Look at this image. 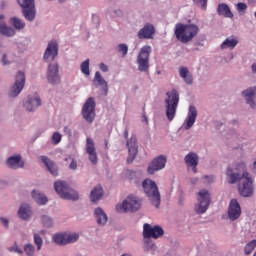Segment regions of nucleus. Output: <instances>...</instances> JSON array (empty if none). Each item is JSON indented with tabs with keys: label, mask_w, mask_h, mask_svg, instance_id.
<instances>
[{
	"label": "nucleus",
	"mask_w": 256,
	"mask_h": 256,
	"mask_svg": "<svg viewBox=\"0 0 256 256\" xmlns=\"http://www.w3.org/2000/svg\"><path fill=\"white\" fill-rule=\"evenodd\" d=\"M229 177V183H237L240 181L238 191L242 197H251L253 195V180L249 177V172H244L243 175L235 173L232 168H228L226 172Z\"/></svg>",
	"instance_id": "obj_1"
},
{
	"label": "nucleus",
	"mask_w": 256,
	"mask_h": 256,
	"mask_svg": "<svg viewBox=\"0 0 256 256\" xmlns=\"http://www.w3.org/2000/svg\"><path fill=\"white\" fill-rule=\"evenodd\" d=\"M199 34V26L195 24L177 23L175 25L174 35L180 43H189Z\"/></svg>",
	"instance_id": "obj_2"
},
{
	"label": "nucleus",
	"mask_w": 256,
	"mask_h": 256,
	"mask_svg": "<svg viewBox=\"0 0 256 256\" xmlns=\"http://www.w3.org/2000/svg\"><path fill=\"white\" fill-rule=\"evenodd\" d=\"M166 96V117L168 121H173V119H175V115L177 114V107H179V92L173 89L170 92H167Z\"/></svg>",
	"instance_id": "obj_3"
},
{
	"label": "nucleus",
	"mask_w": 256,
	"mask_h": 256,
	"mask_svg": "<svg viewBox=\"0 0 256 256\" xmlns=\"http://www.w3.org/2000/svg\"><path fill=\"white\" fill-rule=\"evenodd\" d=\"M142 187L152 205L159 208V205H161V194L159 193L157 184L151 179H146L142 182Z\"/></svg>",
	"instance_id": "obj_4"
},
{
	"label": "nucleus",
	"mask_w": 256,
	"mask_h": 256,
	"mask_svg": "<svg viewBox=\"0 0 256 256\" xmlns=\"http://www.w3.org/2000/svg\"><path fill=\"white\" fill-rule=\"evenodd\" d=\"M54 189L61 199H66L68 201H77V199H79V194L71 189L69 184L65 181H56L54 183Z\"/></svg>",
	"instance_id": "obj_5"
},
{
	"label": "nucleus",
	"mask_w": 256,
	"mask_h": 256,
	"mask_svg": "<svg viewBox=\"0 0 256 256\" xmlns=\"http://www.w3.org/2000/svg\"><path fill=\"white\" fill-rule=\"evenodd\" d=\"M141 209V199L136 196H128L121 204L116 205L117 213H135Z\"/></svg>",
	"instance_id": "obj_6"
},
{
	"label": "nucleus",
	"mask_w": 256,
	"mask_h": 256,
	"mask_svg": "<svg viewBox=\"0 0 256 256\" xmlns=\"http://www.w3.org/2000/svg\"><path fill=\"white\" fill-rule=\"evenodd\" d=\"M197 204L194 209L196 213L199 215H203L209 209V205H211V195L209 191L202 189L197 193Z\"/></svg>",
	"instance_id": "obj_7"
},
{
	"label": "nucleus",
	"mask_w": 256,
	"mask_h": 256,
	"mask_svg": "<svg viewBox=\"0 0 256 256\" xmlns=\"http://www.w3.org/2000/svg\"><path fill=\"white\" fill-rule=\"evenodd\" d=\"M151 51V46L141 48L136 60L139 71H149V56L151 55Z\"/></svg>",
	"instance_id": "obj_8"
},
{
	"label": "nucleus",
	"mask_w": 256,
	"mask_h": 256,
	"mask_svg": "<svg viewBox=\"0 0 256 256\" xmlns=\"http://www.w3.org/2000/svg\"><path fill=\"white\" fill-rule=\"evenodd\" d=\"M165 235V231L159 225L151 227V224L145 223L143 225V237L144 239H159V237H163Z\"/></svg>",
	"instance_id": "obj_9"
},
{
	"label": "nucleus",
	"mask_w": 256,
	"mask_h": 256,
	"mask_svg": "<svg viewBox=\"0 0 256 256\" xmlns=\"http://www.w3.org/2000/svg\"><path fill=\"white\" fill-rule=\"evenodd\" d=\"M95 107V99L90 97L87 99L82 108V115L88 123H93V120L95 119Z\"/></svg>",
	"instance_id": "obj_10"
},
{
	"label": "nucleus",
	"mask_w": 256,
	"mask_h": 256,
	"mask_svg": "<svg viewBox=\"0 0 256 256\" xmlns=\"http://www.w3.org/2000/svg\"><path fill=\"white\" fill-rule=\"evenodd\" d=\"M25 87V73L19 71L16 75L14 85L11 87L9 95L10 97H18Z\"/></svg>",
	"instance_id": "obj_11"
},
{
	"label": "nucleus",
	"mask_w": 256,
	"mask_h": 256,
	"mask_svg": "<svg viewBox=\"0 0 256 256\" xmlns=\"http://www.w3.org/2000/svg\"><path fill=\"white\" fill-rule=\"evenodd\" d=\"M126 147L128 149V158L127 163L135 161L137 153L139 152V146H137V136L132 135L129 139L126 140Z\"/></svg>",
	"instance_id": "obj_12"
},
{
	"label": "nucleus",
	"mask_w": 256,
	"mask_h": 256,
	"mask_svg": "<svg viewBox=\"0 0 256 256\" xmlns=\"http://www.w3.org/2000/svg\"><path fill=\"white\" fill-rule=\"evenodd\" d=\"M79 239V234H67V233H60L55 234L53 236V241L57 245H67L69 243H75Z\"/></svg>",
	"instance_id": "obj_13"
},
{
	"label": "nucleus",
	"mask_w": 256,
	"mask_h": 256,
	"mask_svg": "<svg viewBox=\"0 0 256 256\" xmlns=\"http://www.w3.org/2000/svg\"><path fill=\"white\" fill-rule=\"evenodd\" d=\"M166 164H167V157H165L164 155H160L151 161L147 171L149 175H153L155 171H161V169H165Z\"/></svg>",
	"instance_id": "obj_14"
},
{
	"label": "nucleus",
	"mask_w": 256,
	"mask_h": 256,
	"mask_svg": "<svg viewBox=\"0 0 256 256\" xmlns=\"http://www.w3.org/2000/svg\"><path fill=\"white\" fill-rule=\"evenodd\" d=\"M57 55H59V45L57 44V41L51 40L45 50L44 61H55Z\"/></svg>",
	"instance_id": "obj_15"
},
{
	"label": "nucleus",
	"mask_w": 256,
	"mask_h": 256,
	"mask_svg": "<svg viewBox=\"0 0 256 256\" xmlns=\"http://www.w3.org/2000/svg\"><path fill=\"white\" fill-rule=\"evenodd\" d=\"M228 217L230 221H237L241 217V205L237 199H232L228 207Z\"/></svg>",
	"instance_id": "obj_16"
},
{
	"label": "nucleus",
	"mask_w": 256,
	"mask_h": 256,
	"mask_svg": "<svg viewBox=\"0 0 256 256\" xmlns=\"http://www.w3.org/2000/svg\"><path fill=\"white\" fill-rule=\"evenodd\" d=\"M86 153L88 154L89 161L93 165H97V150L95 149V141L91 138L86 139Z\"/></svg>",
	"instance_id": "obj_17"
},
{
	"label": "nucleus",
	"mask_w": 256,
	"mask_h": 256,
	"mask_svg": "<svg viewBox=\"0 0 256 256\" xmlns=\"http://www.w3.org/2000/svg\"><path fill=\"white\" fill-rule=\"evenodd\" d=\"M47 79L52 85L59 83V65L50 64L48 66Z\"/></svg>",
	"instance_id": "obj_18"
},
{
	"label": "nucleus",
	"mask_w": 256,
	"mask_h": 256,
	"mask_svg": "<svg viewBox=\"0 0 256 256\" xmlns=\"http://www.w3.org/2000/svg\"><path fill=\"white\" fill-rule=\"evenodd\" d=\"M153 35H155V26L149 23L138 32V38L140 39H153Z\"/></svg>",
	"instance_id": "obj_19"
},
{
	"label": "nucleus",
	"mask_w": 256,
	"mask_h": 256,
	"mask_svg": "<svg viewBox=\"0 0 256 256\" xmlns=\"http://www.w3.org/2000/svg\"><path fill=\"white\" fill-rule=\"evenodd\" d=\"M196 120H197V108H195V106H190L187 118L185 120L186 121L185 129L186 130L191 129V127L195 125Z\"/></svg>",
	"instance_id": "obj_20"
},
{
	"label": "nucleus",
	"mask_w": 256,
	"mask_h": 256,
	"mask_svg": "<svg viewBox=\"0 0 256 256\" xmlns=\"http://www.w3.org/2000/svg\"><path fill=\"white\" fill-rule=\"evenodd\" d=\"M40 159L42 163H44V165L47 167L51 175H53L54 177H57V175H59V169L57 168L55 162L51 161L47 156H40Z\"/></svg>",
	"instance_id": "obj_21"
},
{
	"label": "nucleus",
	"mask_w": 256,
	"mask_h": 256,
	"mask_svg": "<svg viewBox=\"0 0 256 256\" xmlns=\"http://www.w3.org/2000/svg\"><path fill=\"white\" fill-rule=\"evenodd\" d=\"M242 95L246 98L247 104L254 109L256 107V88L245 90Z\"/></svg>",
	"instance_id": "obj_22"
},
{
	"label": "nucleus",
	"mask_w": 256,
	"mask_h": 256,
	"mask_svg": "<svg viewBox=\"0 0 256 256\" xmlns=\"http://www.w3.org/2000/svg\"><path fill=\"white\" fill-rule=\"evenodd\" d=\"M41 105V98H39L38 95H35V97L31 98L28 97L27 101L24 103V107L26 108V111H35L38 107Z\"/></svg>",
	"instance_id": "obj_23"
},
{
	"label": "nucleus",
	"mask_w": 256,
	"mask_h": 256,
	"mask_svg": "<svg viewBox=\"0 0 256 256\" xmlns=\"http://www.w3.org/2000/svg\"><path fill=\"white\" fill-rule=\"evenodd\" d=\"M185 163L188 167H192L193 173H197V165H199V156L195 153H189L185 156Z\"/></svg>",
	"instance_id": "obj_24"
},
{
	"label": "nucleus",
	"mask_w": 256,
	"mask_h": 256,
	"mask_svg": "<svg viewBox=\"0 0 256 256\" xmlns=\"http://www.w3.org/2000/svg\"><path fill=\"white\" fill-rule=\"evenodd\" d=\"M7 165L10 169H22V167H25V163L21 161V155L9 157L7 159Z\"/></svg>",
	"instance_id": "obj_25"
},
{
	"label": "nucleus",
	"mask_w": 256,
	"mask_h": 256,
	"mask_svg": "<svg viewBox=\"0 0 256 256\" xmlns=\"http://www.w3.org/2000/svg\"><path fill=\"white\" fill-rule=\"evenodd\" d=\"M217 13L222 17H226L227 19H233V12H231V8H229V5L225 3H221L218 5Z\"/></svg>",
	"instance_id": "obj_26"
},
{
	"label": "nucleus",
	"mask_w": 256,
	"mask_h": 256,
	"mask_svg": "<svg viewBox=\"0 0 256 256\" xmlns=\"http://www.w3.org/2000/svg\"><path fill=\"white\" fill-rule=\"evenodd\" d=\"M5 17L3 15H0V33L1 35H5L6 37H13L15 35V29L11 27H7L5 22L3 21Z\"/></svg>",
	"instance_id": "obj_27"
},
{
	"label": "nucleus",
	"mask_w": 256,
	"mask_h": 256,
	"mask_svg": "<svg viewBox=\"0 0 256 256\" xmlns=\"http://www.w3.org/2000/svg\"><path fill=\"white\" fill-rule=\"evenodd\" d=\"M179 75L185 81V83H187V85H193V75H191V72H189L187 67H180Z\"/></svg>",
	"instance_id": "obj_28"
},
{
	"label": "nucleus",
	"mask_w": 256,
	"mask_h": 256,
	"mask_svg": "<svg viewBox=\"0 0 256 256\" xmlns=\"http://www.w3.org/2000/svg\"><path fill=\"white\" fill-rule=\"evenodd\" d=\"M238 44L239 39H237L235 36H232L225 39V41L221 44V49H235Z\"/></svg>",
	"instance_id": "obj_29"
},
{
	"label": "nucleus",
	"mask_w": 256,
	"mask_h": 256,
	"mask_svg": "<svg viewBox=\"0 0 256 256\" xmlns=\"http://www.w3.org/2000/svg\"><path fill=\"white\" fill-rule=\"evenodd\" d=\"M95 219L98 225H105L107 223V214L101 208H96L94 210Z\"/></svg>",
	"instance_id": "obj_30"
},
{
	"label": "nucleus",
	"mask_w": 256,
	"mask_h": 256,
	"mask_svg": "<svg viewBox=\"0 0 256 256\" xmlns=\"http://www.w3.org/2000/svg\"><path fill=\"white\" fill-rule=\"evenodd\" d=\"M101 197H103V188L101 186H96L90 193V199L93 203H96Z\"/></svg>",
	"instance_id": "obj_31"
},
{
	"label": "nucleus",
	"mask_w": 256,
	"mask_h": 256,
	"mask_svg": "<svg viewBox=\"0 0 256 256\" xmlns=\"http://www.w3.org/2000/svg\"><path fill=\"white\" fill-rule=\"evenodd\" d=\"M94 82L98 83V85H100L101 87H104V93H105V95H107V93L109 91V88L107 86V81H105L103 76H101L100 72L95 73Z\"/></svg>",
	"instance_id": "obj_32"
},
{
	"label": "nucleus",
	"mask_w": 256,
	"mask_h": 256,
	"mask_svg": "<svg viewBox=\"0 0 256 256\" xmlns=\"http://www.w3.org/2000/svg\"><path fill=\"white\" fill-rule=\"evenodd\" d=\"M32 198L34 201H36V203H38V205H45V203L48 201L47 196L36 190L32 191Z\"/></svg>",
	"instance_id": "obj_33"
},
{
	"label": "nucleus",
	"mask_w": 256,
	"mask_h": 256,
	"mask_svg": "<svg viewBox=\"0 0 256 256\" xmlns=\"http://www.w3.org/2000/svg\"><path fill=\"white\" fill-rule=\"evenodd\" d=\"M20 219H29L31 217V207L29 205H22L18 211Z\"/></svg>",
	"instance_id": "obj_34"
},
{
	"label": "nucleus",
	"mask_w": 256,
	"mask_h": 256,
	"mask_svg": "<svg viewBox=\"0 0 256 256\" xmlns=\"http://www.w3.org/2000/svg\"><path fill=\"white\" fill-rule=\"evenodd\" d=\"M23 15L27 21H33L35 19V7L23 8Z\"/></svg>",
	"instance_id": "obj_35"
},
{
	"label": "nucleus",
	"mask_w": 256,
	"mask_h": 256,
	"mask_svg": "<svg viewBox=\"0 0 256 256\" xmlns=\"http://www.w3.org/2000/svg\"><path fill=\"white\" fill-rule=\"evenodd\" d=\"M10 23L13 25V27H15V29H18V30L25 29V22H23V20L17 17L11 18Z\"/></svg>",
	"instance_id": "obj_36"
},
{
	"label": "nucleus",
	"mask_w": 256,
	"mask_h": 256,
	"mask_svg": "<svg viewBox=\"0 0 256 256\" xmlns=\"http://www.w3.org/2000/svg\"><path fill=\"white\" fill-rule=\"evenodd\" d=\"M256 247V240L250 241L248 244H246L244 251L245 255H251Z\"/></svg>",
	"instance_id": "obj_37"
},
{
	"label": "nucleus",
	"mask_w": 256,
	"mask_h": 256,
	"mask_svg": "<svg viewBox=\"0 0 256 256\" xmlns=\"http://www.w3.org/2000/svg\"><path fill=\"white\" fill-rule=\"evenodd\" d=\"M18 4L22 9L27 7H35V0H18Z\"/></svg>",
	"instance_id": "obj_38"
},
{
	"label": "nucleus",
	"mask_w": 256,
	"mask_h": 256,
	"mask_svg": "<svg viewBox=\"0 0 256 256\" xmlns=\"http://www.w3.org/2000/svg\"><path fill=\"white\" fill-rule=\"evenodd\" d=\"M81 72L84 75H90V71H89V59H86L84 62L81 63L80 66Z\"/></svg>",
	"instance_id": "obj_39"
},
{
	"label": "nucleus",
	"mask_w": 256,
	"mask_h": 256,
	"mask_svg": "<svg viewBox=\"0 0 256 256\" xmlns=\"http://www.w3.org/2000/svg\"><path fill=\"white\" fill-rule=\"evenodd\" d=\"M24 253H26L27 256L35 255V246H33V244H26L24 246Z\"/></svg>",
	"instance_id": "obj_40"
},
{
	"label": "nucleus",
	"mask_w": 256,
	"mask_h": 256,
	"mask_svg": "<svg viewBox=\"0 0 256 256\" xmlns=\"http://www.w3.org/2000/svg\"><path fill=\"white\" fill-rule=\"evenodd\" d=\"M34 243L37 245V250L41 251V247H43V238L37 233L34 234Z\"/></svg>",
	"instance_id": "obj_41"
},
{
	"label": "nucleus",
	"mask_w": 256,
	"mask_h": 256,
	"mask_svg": "<svg viewBox=\"0 0 256 256\" xmlns=\"http://www.w3.org/2000/svg\"><path fill=\"white\" fill-rule=\"evenodd\" d=\"M236 11L240 13V15H245V11H247V4L243 2H239L236 4Z\"/></svg>",
	"instance_id": "obj_42"
},
{
	"label": "nucleus",
	"mask_w": 256,
	"mask_h": 256,
	"mask_svg": "<svg viewBox=\"0 0 256 256\" xmlns=\"http://www.w3.org/2000/svg\"><path fill=\"white\" fill-rule=\"evenodd\" d=\"M61 139H62V136H61V133L59 132H55L52 135V142L54 145H59V143H61Z\"/></svg>",
	"instance_id": "obj_43"
},
{
	"label": "nucleus",
	"mask_w": 256,
	"mask_h": 256,
	"mask_svg": "<svg viewBox=\"0 0 256 256\" xmlns=\"http://www.w3.org/2000/svg\"><path fill=\"white\" fill-rule=\"evenodd\" d=\"M42 223L44 227H52L53 220L49 216H42Z\"/></svg>",
	"instance_id": "obj_44"
},
{
	"label": "nucleus",
	"mask_w": 256,
	"mask_h": 256,
	"mask_svg": "<svg viewBox=\"0 0 256 256\" xmlns=\"http://www.w3.org/2000/svg\"><path fill=\"white\" fill-rule=\"evenodd\" d=\"M118 51L122 53V57H125L129 51V47L126 44H119Z\"/></svg>",
	"instance_id": "obj_45"
},
{
	"label": "nucleus",
	"mask_w": 256,
	"mask_h": 256,
	"mask_svg": "<svg viewBox=\"0 0 256 256\" xmlns=\"http://www.w3.org/2000/svg\"><path fill=\"white\" fill-rule=\"evenodd\" d=\"M193 1H194V3H196V5L201 7V9H203V11H205V9H207V1L208 0H193Z\"/></svg>",
	"instance_id": "obj_46"
},
{
	"label": "nucleus",
	"mask_w": 256,
	"mask_h": 256,
	"mask_svg": "<svg viewBox=\"0 0 256 256\" xmlns=\"http://www.w3.org/2000/svg\"><path fill=\"white\" fill-rule=\"evenodd\" d=\"M71 163L69 165V169H71L72 171H75V169H77V161H75V159L73 158H69ZM68 158H65V161H69Z\"/></svg>",
	"instance_id": "obj_47"
},
{
	"label": "nucleus",
	"mask_w": 256,
	"mask_h": 256,
	"mask_svg": "<svg viewBox=\"0 0 256 256\" xmlns=\"http://www.w3.org/2000/svg\"><path fill=\"white\" fill-rule=\"evenodd\" d=\"M10 252L14 253H18L19 255H23V250H21V248H19V246H17V244H15L13 247L9 248Z\"/></svg>",
	"instance_id": "obj_48"
},
{
	"label": "nucleus",
	"mask_w": 256,
	"mask_h": 256,
	"mask_svg": "<svg viewBox=\"0 0 256 256\" xmlns=\"http://www.w3.org/2000/svg\"><path fill=\"white\" fill-rule=\"evenodd\" d=\"M99 68L101 71H103V73H107V71H109V66H107L105 63H100Z\"/></svg>",
	"instance_id": "obj_49"
},
{
	"label": "nucleus",
	"mask_w": 256,
	"mask_h": 256,
	"mask_svg": "<svg viewBox=\"0 0 256 256\" xmlns=\"http://www.w3.org/2000/svg\"><path fill=\"white\" fill-rule=\"evenodd\" d=\"M126 175H127L128 179H133L134 177L137 176V174H136L135 171H133V170H128V171L126 172Z\"/></svg>",
	"instance_id": "obj_50"
},
{
	"label": "nucleus",
	"mask_w": 256,
	"mask_h": 256,
	"mask_svg": "<svg viewBox=\"0 0 256 256\" xmlns=\"http://www.w3.org/2000/svg\"><path fill=\"white\" fill-rule=\"evenodd\" d=\"M0 221H2L6 228L9 227V220H7L6 218H0Z\"/></svg>",
	"instance_id": "obj_51"
},
{
	"label": "nucleus",
	"mask_w": 256,
	"mask_h": 256,
	"mask_svg": "<svg viewBox=\"0 0 256 256\" xmlns=\"http://www.w3.org/2000/svg\"><path fill=\"white\" fill-rule=\"evenodd\" d=\"M2 63H3V65H9V62H7V55H3L2 56Z\"/></svg>",
	"instance_id": "obj_52"
},
{
	"label": "nucleus",
	"mask_w": 256,
	"mask_h": 256,
	"mask_svg": "<svg viewBox=\"0 0 256 256\" xmlns=\"http://www.w3.org/2000/svg\"><path fill=\"white\" fill-rule=\"evenodd\" d=\"M92 21L94 22V23H99V16L98 15H92Z\"/></svg>",
	"instance_id": "obj_53"
},
{
	"label": "nucleus",
	"mask_w": 256,
	"mask_h": 256,
	"mask_svg": "<svg viewBox=\"0 0 256 256\" xmlns=\"http://www.w3.org/2000/svg\"><path fill=\"white\" fill-rule=\"evenodd\" d=\"M124 138L129 139V129H127V128L124 131Z\"/></svg>",
	"instance_id": "obj_54"
},
{
	"label": "nucleus",
	"mask_w": 256,
	"mask_h": 256,
	"mask_svg": "<svg viewBox=\"0 0 256 256\" xmlns=\"http://www.w3.org/2000/svg\"><path fill=\"white\" fill-rule=\"evenodd\" d=\"M204 179H207V181L211 183V181H213V176H205Z\"/></svg>",
	"instance_id": "obj_55"
},
{
	"label": "nucleus",
	"mask_w": 256,
	"mask_h": 256,
	"mask_svg": "<svg viewBox=\"0 0 256 256\" xmlns=\"http://www.w3.org/2000/svg\"><path fill=\"white\" fill-rule=\"evenodd\" d=\"M251 69H252L253 73H256V62L254 64H252Z\"/></svg>",
	"instance_id": "obj_56"
},
{
	"label": "nucleus",
	"mask_w": 256,
	"mask_h": 256,
	"mask_svg": "<svg viewBox=\"0 0 256 256\" xmlns=\"http://www.w3.org/2000/svg\"><path fill=\"white\" fill-rule=\"evenodd\" d=\"M64 131H65V132L68 131V133H71V130L69 129V127H65V128H64Z\"/></svg>",
	"instance_id": "obj_57"
},
{
	"label": "nucleus",
	"mask_w": 256,
	"mask_h": 256,
	"mask_svg": "<svg viewBox=\"0 0 256 256\" xmlns=\"http://www.w3.org/2000/svg\"><path fill=\"white\" fill-rule=\"evenodd\" d=\"M63 1H65V0H59L60 3H63Z\"/></svg>",
	"instance_id": "obj_58"
}]
</instances>
